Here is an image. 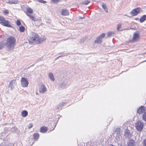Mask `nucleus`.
<instances>
[{
  "instance_id": "obj_15",
  "label": "nucleus",
  "mask_w": 146,
  "mask_h": 146,
  "mask_svg": "<svg viewBox=\"0 0 146 146\" xmlns=\"http://www.w3.org/2000/svg\"><path fill=\"white\" fill-rule=\"evenodd\" d=\"M34 21L35 22V24L36 26H37L38 27L42 24L40 18H39L38 19H36Z\"/></svg>"
},
{
  "instance_id": "obj_31",
  "label": "nucleus",
  "mask_w": 146,
  "mask_h": 146,
  "mask_svg": "<svg viewBox=\"0 0 146 146\" xmlns=\"http://www.w3.org/2000/svg\"><path fill=\"white\" fill-rule=\"evenodd\" d=\"M122 27V25L120 23H119L117 25V30L119 31V29L121 28Z\"/></svg>"
},
{
  "instance_id": "obj_38",
  "label": "nucleus",
  "mask_w": 146,
  "mask_h": 146,
  "mask_svg": "<svg viewBox=\"0 0 146 146\" xmlns=\"http://www.w3.org/2000/svg\"><path fill=\"white\" fill-rule=\"evenodd\" d=\"M60 0H52V1H53L54 3H56L59 1Z\"/></svg>"
},
{
  "instance_id": "obj_36",
  "label": "nucleus",
  "mask_w": 146,
  "mask_h": 146,
  "mask_svg": "<svg viewBox=\"0 0 146 146\" xmlns=\"http://www.w3.org/2000/svg\"><path fill=\"white\" fill-rule=\"evenodd\" d=\"M112 34V33L111 32H110L107 34V35L109 37Z\"/></svg>"
},
{
  "instance_id": "obj_4",
  "label": "nucleus",
  "mask_w": 146,
  "mask_h": 146,
  "mask_svg": "<svg viewBox=\"0 0 146 146\" xmlns=\"http://www.w3.org/2000/svg\"><path fill=\"white\" fill-rule=\"evenodd\" d=\"M0 24L4 26L10 27L11 25L10 24L9 21L5 20V18L2 17V18L0 20Z\"/></svg>"
},
{
  "instance_id": "obj_18",
  "label": "nucleus",
  "mask_w": 146,
  "mask_h": 146,
  "mask_svg": "<svg viewBox=\"0 0 146 146\" xmlns=\"http://www.w3.org/2000/svg\"><path fill=\"white\" fill-rule=\"evenodd\" d=\"M48 130L47 127H42L40 128V132L42 133H46Z\"/></svg>"
},
{
  "instance_id": "obj_43",
  "label": "nucleus",
  "mask_w": 146,
  "mask_h": 146,
  "mask_svg": "<svg viewBox=\"0 0 146 146\" xmlns=\"http://www.w3.org/2000/svg\"><path fill=\"white\" fill-rule=\"evenodd\" d=\"M78 19H83V18H82L81 17L79 16V17H78Z\"/></svg>"
},
{
  "instance_id": "obj_22",
  "label": "nucleus",
  "mask_w": 146,
  "mask_h": 146,
  "mask_svg": "<svg viewBox=\"0 0 146 146\" xmlns=\"http://www.w3.org/2000/svg\"><path fill=\"white\" fill-rule=\"evenodd\" d=\"M7 129H8L9 131L11 130V132H14V131H16L17 129V127H13L12 128V129H11V128H6L5 129H7Z\"/></svg>"
},
{
  "instance_id": "obj_28",
  "label": "nucleus",
  "mask_w": 146,
  "mask_h": 146,
  "mask_svg": "<svg viewBox=\"0 0 146 146\" xmlns=\"http://www.w3.org/2000/svg\"><path fill=\"white\" fill-rule=\"evenodd\" d=\"M19 30L21 32H23L25 31V28L21 26L19 28Z\"/></svg>"
},
{
  "instance_id": "obj_14",
  "label": "nucleus",
  "mask_w": 146,
  "mask_h": 146,
  "mask_svg": "<svg viewBox=\"0 0 146 146\" xmlns=\"http://www.w3.org/2000/svg\"><path fill=\"white\" fill-rule=\"evenodd\" d=\"M16 83L15 80L11 81L10 82V86L11 87V90H12L14 88V87L16 85Z\"/></svg>"
},
{
  "instance_id": "obj_27",
  "label": "nucleus",
  "mask_w": 146,
  "mask_h": 146,
  "mask_svg": "<svg viewBox=\"0 0 146 146\" xmlns=\"http://www.w3.org/2000/svg\"><path fill=\"white\" fill-rule=\"evenodd\" d=\"M27 13L29 14H31L33 12V10L31 8H29L27 9Z\"/></svg>"
},
{
  "instance_id": "obj_8",
  "label": "nucleus",
  "mask_w": 146,
  "mask_h": 146,
  "mask_svg": "<svg viewBox=\"0 0 146 146\" xmlns=\"http://www.w3.org/2000/svg\"><path fill=\"white\" fill-rule=\"evenodd\" d=\"M139 38V32L138 31H136L133 34L132 41H137Z\"/></svg>"
},
{
  "instance_id": "obj_17",
  "label": "nucleus",
  "mask_w": 146,
  "mask_h": 146,
  "mask_svg": "<svg viewBox=\"0 0 146 146\" xmlns=\"http://www.w3.org/2000/svg\"><path fill=\"white\" fill-rule=\"evenodd\" d=\"M127 146H135V143L134 141L131 139L128 141Z\"/></svg>"
},
{
  "instance_id": "obj_32",
  "label": "nucleus",
  "mask_w": 146,
  "mask_h": 146,
  "mask_svg": "<svg viewBox=\"0 0 146 146\" xmlns=\"http://www.w3.org/2000/svg\"><path fill=\"white\" fill-rule=\"evenodd\" d=\"M4 46V43L3 42H1L0 43V50L3 48Z\"/></svg>"
},
{
  "instance_id": "obj_37",
  "label": "nucleus",
  "mask_w": 146,
  "mask_h": 146,
  "mask_svg": "<svg viewBox=\"0 0 146 146\" xmlns=\"http://www.w3.org/2000/svg\"><path fill=\"white\" fill-rule=\"evenodd\" d=\"M38 1V2H40V3H46V2L42 0H37Z\"/></svg>"
},
{
  "instance_id": "obj_5",
  "label": "nucleus",
  "mask_w": 146,
  "mask_h": 146,
  "mask_svg": "<svg viewBox=\"0 0 146 146\" xmlns=\"http://www.w3.org/2000/svg\"><path fill=\"white\" fill-rule=\"evenodd\" d=\"M105 36V34L104 33H103L100 36L98 37L94 41L95 43H101L102 42V39L104 38Z\"/></svg>"
},
{
  "instance_id": "obj_30",
  "label": "nucleus",
  "mask_w": 146,
  "mask_h": 146,
  "mask_svg": "<svg viewBox=\"0 0 146 146\" xmlns=\"http://www.w3.org/2000/svg\"><path fill=\"white\" fill-rule=\"evenodd\" d=\"M142 119L145 121H146V112H144L142 115Z\"/></svg>"
},
{
  "instance_id": "obj_9",
  "label": "nucleus",
  "mask_w": 146,
  "mask_h": 146,
  "mask_svg": "<svg viewBox=\"0 0 146 146\" xmlns=\"http://www.w3.org/2000/svg\"><path fill=\"white\" fill-rule=\"evenodd\" d=\"M47 90V89L45 86L43 84L40 85L39 88V92L40 93H44Z\"/></svg>"
},
{
  "instance_id": "obj_39",
  "label": "nucleus",
  "mask_w": 146,
  "mask_h": 146,
  "mask_svg": "<svg viewBox=\"0 0 146 146\" xmlns=\"http://www.w3.org/2000/svg\"><path fill=\"white\" fill-rule=\"evenodd\" d=\"M143 144L145 146H146V139L143 141Z\"/></svg>"
},
{
  "instance_id": "obj_2",
  "label": "nucleus",
  "mask_w": 146,
  "mask_h": 146,
  "mask_svg": "<svg viewBox=\"0 0 146 146\" xmlns=\"http://www.w3.org/2000/svg\"><path fill=\"white\" fill-rule=\"evenodd\" d=\"M15 43V39L13 36L8 38L5 44V45L9 50L13 49Z\"/></svg>"
},
{
  "instance_id": "obj_26",
  "label": "nucleus",
  "mask_w": 146,
  "mask_h": 146,
  "mask_svg": "<svg viewBox=\"0 0 146 146\" xmlns=\"http://www.w3.org/2000/svg\"><path fill=\"white\" fill-rule=\"evenodd\" d=\"M102 7L105 10V11L106 13H107L108 12V10L106 5L105 4H103L102 5Z\"/></svg>"
},
{
  "instance_id": "obj_10",
  "label": "nucleus",
  "mask_w": 146,
  "mask_h": 146,
  "mask_svg": "<svg viewBox=\"0 0 146 146\" xmlns=\"http://www.w3.org/2000/svg\"><path fill=\"white\" fill-rule=\"evenodd\" d=\"M113 136L115 138L116 141H118L121 139V135L118 134V132L115 130L113 133Z\"/></svg>"
},
{
  "instance_id": "obj_19",
  "label": "nucleus",
  "mask_w": 146,
  "mask_h": 146,
  "mask_svg": "<svg viewBox=\"0 0 146 146\" xmlns=\"http://www.w3.org/2000/svg\"><path fill=\"white\" fill-rule=\"evenodd\" d=\"M48 76L49 78L51 81H54L55 80V78L52 73L50 72L48 74Z\"/></svg>"
},
{
  "instance_id": "obj_42",
  "label": "nucleus",
  "mask_w": 146,
  "mask_h": 146,
  "mask_svg": "<svg viewBox=\"0 0 146 146\" xmlns=\"http://www.w3.org/2000/svg\"><path fill=\"white\" fill-rule=\"evenodd\" d=\"M66 56V54H64V55H61V56H59L58 57V58H59V57H61V56Z\"/></svg>"
},
{
  "instance_id": "obj_34",
  "label": "nucleus",
  "mask_w": 146,
  "mask_h": 146,
  "mask_svg": "<svg viewBox=\"0 0 146 146\" xmlns=\"http://www.w3.org/2000/svg\"><path fill=\"white\" fill-rule=\"evenodd\" d=\"M33 126V124L32 123H30L28 126V128L29 129H30Z\"/></svg>"
},
{
  "instance_id": "obj_16",
  "label": "nucleus",
  "mask_w": 146,
  "mask_h": 146,
  "mask_svg": "<svg viewBox=\"0 0 146 146\" xmlns=\"http://www.w3.org/2000/svg\"><path fill=\"white\" fill-rule=\"evenodd\" d=\"M61 14L63 16H66L69 15V13L67 10L63 9L61 11Z\"/></svg>"
},
{
  "instance_id": "obj_45",
  "label": "nucleus",
  "mask_w": 146,
  "mask_h": 146,
  "mask_svg": "<svg viewBox=\"0 0 146 146\" xmlns=\"http://www.w3.org/2000/svg\"><path fill=\"white\" fill-rule=\"evenodd\" d=\"M36 94H38V93H37V92H36Z\"/></svg>"
},
{
  "instance_id": "obj_24",
  "label": "nucleus",
  "mask_w": 146,
  "mask_h": 146,
  "mask_svg": "<svg viewBox=\"0 0 146 146\" xmlns=\"http://www.w3.org/2000/svg\"><path fill=\"white\" fill-rule=\"evenodd\" d=\"M39 135L38 133H35L33 135L34 139L37 141L39 137Z\"/></svg>"
},
{
  "instance_id": "obj_6",
  "label": "nucleus",
  "mask_w": 146,
  "mask_h": 146,
  "mask_svg": "<svg viewBox=\"0 0 146 146\" xmlns=\"http://www.w3.org/2000/svg\"><path fill=\"white\" fill-rule=\"evenodd\" d=\"M21 84L23 87H27L28 85L29 82L27 79L25 78H22L21 80Z\"/></svg>"
},
{
  "instance_id": "obj_11",
  "label": "nucleus",
  "mask_w": 146,
  "mask_h": 146,
  "mask_svg": "<svg viewBox=\"0 0 146 146\" xmlns=\"http://www.w3.org/2000/svg\"><path fill=\"white\" fill-rule=\"evenodd\" d=\"M68 86L67 81H64L61 82L59 84V87L60 88L64 89L66 88Z\"/></svg>"
},
{
  "instance_id": "obj_33",
  "label": "nucleus",
  "mask_w": 146,
  "mask_h": 146,
  "mask_svg": "<svg viewBox=\"0 0 146 146\" xmlns=\"http://www.w3.org/2000/svg\"><path fill=\"white\" fill-rule=\"evenodd\" d=\"M16 24L17 26H19L21 24V22L19 20H17L16 21Z\"/></svg>"
},
{
  "instance_id": "obj_46",
  "label": "nucleus",
  "mask_w": 146,
  "mask_h": 146,
  "mask_svg": "<svg viewBox=\"0 0 146 146\" xmlns=\"http://www.w3.org/2000/svg\"><path fill=\"white\" fill-rule=\"evenodd\" d=\"M58 58H59L57 57V58H56V59H58Z\"/></svg>"
},
{
  "instance_id": "obj_25",
  "label": "nucleus",
  "mask_w": 146,
  "mask_h": 146,
  "mask_svg": "<svg viewBox=\"0 0 146 146\" xmlns=\"http://www.w3.org/2000/svg\"><path fill=\"white\" fill-rule=\"evenodd\" d=\"M27 15L28 16H29L31 19L34 21H35V20L36 19V18L33 15H31L28 14H27Z\"/></svg>"
},
{
  "instance_id": "obj_12",
  "label": "nucleus",
  "mask_w": 146,
  "mask_h": 146,
  "mask_svg": "<svg viewBox=\"0 0 146 146\" xmlns=\"http://www.w3.org/2000/svg\"><path fill=\"white\" fill-rule=\"evenodd\" d=\"M146 110L145 107L143 106H141L137 110V112L139 114H141L145 112Z\"/></svg>"
},
{
  "instance_id": "obj_7",
  "label": "nucleus",
  "mask_w": 146,
  "mask_h": 146,
  "mask_svg": "<svg viewBox=\"0 0 146 146\" xmlns=\"http://www.w3.org/2000/svg\"><path fill=\"white\" fill-rule=\"evenodd\" d=\"M141 9L139 8H137L133 9L130 12V14L133 16H134L137 15L140 11Z\"/></svg>"
},
{
  "instance_id": "obj_44",
  "label": "nucleus",
  "mask_w": 146,
  "mask_h": 146,
  "mask_svg": "<svg viewBox=\"0 0 146 146\" xmlns=\"http://www.w3.org/2000/svg\"><path fill=\"white\" fill-rule=\"evenodd\" d=\"M110 146H114L112 145H111Z\"/></svg>"
},
{
  "instance_id": "obj_35",
  "label": "nucleus",
  "mask_w": 146,
  "mask_h": 146,
  "mask_svg": "<svg viewBox=\"0 0 146 146\" xmlns=\"http://www.w3.org/2000/svg\"><path fill=\"white\" fill-rule=\"evenodd\" d=\"M4 13L6 15L8 14L9 13V12L8 10H5L3 11Z\"/></svg>"
},
{
  "instance_id": "obj_21",
  "label": "nucleus",
  "mask_w": 146,
  "mask_h": 146,
  "mask_svg": "<svg viewBox=\"0 0 146 146\" xmlns=\"http://www.w3.org/2000/svg\"><path fill=\"white\" fill-rule=\"evenodd\" d=\"M18 1L17 0H12L9 1L7 3L9 4H16L18 3Z\"/></svg>"
},
{
  "instance_id": "obj_23",
  "label": "nucleus",
  "mask_w": 146,
  "mask_h": 146,
  "mask_svg": "<svg viewBox=\"0 0 146 146\" xmlns=\"http://www.w3.org/2000/svg\"><path fill=\"white\" fill-rule=\"evenodd\" d=\"M145 20H146V15H143L141 18L140 21L141 23H142Z\"/></svg>"
},
{
  "instance_id": "obj_41",
  "label": "nucleus",
  "mask_w": 146,
  "mask_h": 146,
  "mask_svg": "<svg viewBox=\"0 0 146 146\" xmlns=\"http://www.w3.org/2000/svg\"><path fill=\"white\" fill-rule=\"evenodd\" d=\"M126 125H125V124H124L122 126V128H125L126 127Z\"/></svg>"
},
{
  "instance_id": "obj_3",
  "label": "nucleus",
  "mask_w": 146,
  "mask_h": 146,
  "mask_svg": "<svg viewBox=\"0 0 146 146\" xmlns=\"http://www.w3.org/2000/svg\"><path fill=\"white\" fill-rule=\"evenodd\" d=\"M135 127L137 131H141L143 127V122L141 121H137L135 124Z\"/></svg>"
},
{
  "instance_id": "obj_20",
  "label": "nucleus",
  "mask_w": 146,
  "mask_h": 146,
  "mask_svg": "<svg viewBox=\"0 0 146 146\" xmlns=\"http://www.w3.org/2000/svg\"><path fill=\"white\" fill-rule=\"evenodd\" d=\"M28 112L26 110H23L21 112V115L23 117H26L28 115Z\"/></svg>"
},
{
  "instance_id": "obj_13",
  "label": "nucleus",
  "mask_w": 146,
  "mask_h": 146,
  "mask_svg": "<svg viewBox=\"0 0 146 146\" xmlns=\"http://www.w3.org/2000/svg\"><path fill=\"white\" fill-rule=\"evenodd\" d=\"M124 136L126 138H129L131 137V134L128 129H126L124 132Z\"/></svg>"
},
{
  "instance_id": "obj_29",
  "label": "nucleus",
  "mask_w": 146,
  "mask_h": 146,
  "mask_svg": "<svg viewBox=\"0 0 146 146\" xmlns=\"http://www.w3.org/2000/svg\"><path fill=\"white\" fill-rule=\"evenodd\" d=\"M90 0H86L84 1H83L82 4L84 5H87L90 2Z\"/></svg>"
},
{
  "instance_id": "obj_1",
  "label": "nucleus",
  "mask_w": 146,
  "mask_h": 146,
  "mask_svg": "<svg viewBox=\"0 0 146 146\" xmlns=\"http://www.w3.org/2000/svg\"><path fill=\"white\" fill-rule=\"evenodd\" d=\"M46 39L45 38H40L36 33L32 32L29 39L30 44H40L43 42Z\"/></svg>"
},
{
  "instance_id": "obj_40",
  "label": "nucleus",
  "mask_w": 146,
  "mask_h": 146,
  "mask_svg": "<svg viewBox=\"0 0 146 146\" xmlns=\"http://www.w3.org/2000/svg\"><path fill=\"white\" fill-rule=\"evenodd\" d=\"M60 54H61L62 55H63L64 54H66V55H67V54L66 53H61Z\"/></svg>"
}]
</instances>
